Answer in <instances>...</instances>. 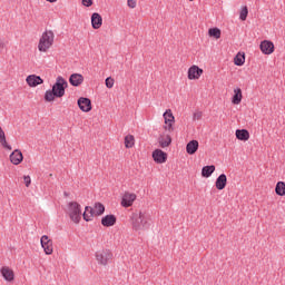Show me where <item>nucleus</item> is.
<instances>
[{"instance_id": "obj_27", "label": "nucleus", "mask_w": 285, "mask_h": 285, "mask_svg": "<svg viewBox=\"0 0 285 285\" xmlns=\"http://www.w3.org/2000/svg\"><path fill=\"white\" fill-rule=\"evenodd\" d=\"M275 193L278 195V197H284L285 195V183L278 181L275 187Z\"/></svg>"}, {"instance_id": "obj_36", "label": "nucleus", "mask_w": 285, "mask_h": 285, "mask_svg": "<svg viewBox=\"0 0 285 285\" xmlns=\"http://www.w3.org/2000/svg\"><path fill=\"white\" fill-rule=\"evenodd\" d=\"M202 115H203L202 111L195 112L194 114V121H196V120L199 121V119H202Z\"/></svg>"}, {"instance_id": "obj_39", "label": "nucleus", "mask_w": 285, "mask_h": 285, "mask_svg": "<svg viewBox=\"0 0 285 285\" xmlns=\"http://www.w3.org/2000/svg\"><path fill=\"white\" fill-rule=\"evenodd\" d=\"M63 195H65V197H68L69 194H68V191H65Z\"/></svg>"}, {"instance_id": "obj_25", "label": "nucleus", "mask_w": 285, "mask_h": 285, "mask_svg": "<svg viewBox=\"0 0 285 285\" xmlns=\"http://www.w3.org/2000/svg\"><path fill=\"white\" fill-rule=\"evenodd\" d=\"M158 144H159L160 148H168V146H170V144H173V138L170 137V135H167L166 138L160 136L158 138Z\"/></svg>"}, {"instance_id": "obj_4", "label": "nucleus", "mask_w": 285, "mask_h": 285, "mask_svg": "<svg viewBox=\"0 0 285 285\" xmlns=\"http://www.w3.org/2000/svg\"><path fill=\"white\" fill-rule=\"evenodd\" d=\"M68 215L75 224L81 222V205L77 202H70L68 204Z\"/></svg>"}, {"instance_id": "obj_33", "label": "nucleus", "mask_w": 285, "mask_h": 285, "mask_svg": "<svg viewBox=\"0 0 285 285\" xmlns=\"http://www.w3.org/2000/svg\"><path fill=\"white\" fill-rule=\"evenodd\" d=\"M128 8H137V1L135 0H127Z\"/></svg>"}, {"instance_id": "obj_11", "label": "nucleus", "mask_w": 285, "mask_h": 285, "mask_svg": "<svg viewBox=\"0 0 285 285\" xmlns=\"http://www.w3.org/2000/svg\"><path fill=\"white\" fill-rule=\"evenodd\" d=\"M135 199H137V195L125 193L121 198V206L124 208H130V206H132V204L135 203Z\"/></svg>"}, {"instance_id": "obj_24", "label": "nucleus", "mask_w": 285, "mask_h": 285, "mask_svg": "<svg viewBox=\"0 0 285 285\" xmlns=\"http://www.w3.org/2000/svg\"><path fill=\"white\" fill-rule=\"evenodd\" d=\"M215 173V165H207L202 168V177L208 179Z\"/></svg>"}, {"instance_id": "obj_28", "label": "nucleus", "mask_w": 285, "mask_h": 285, "mask_svg": "<svg viewBox=\"0 0 285 285\" xmlns=\"http://www.w3.org/2000/svg\"><path fill=\"white\" fill-rule=\"evenodd\" d=\"M94 210L97 215V217L104 215V213H106V206H104V204L101 203H96L94 206Z\"/></svg>"}, {"instance_id": "obj_21", "label": "nucleus", "mask_w": 285, "mask_h": 285, "mask_svg": "<svg viewBox=\"0 0 285 285\" xmlns=\"http://www.w3.org/2000/svg\"><path fill=\"white\" fill-rule=\"evenodd\" d=\"M82 217H83L85 222H92V217H97V213L95 212V208H92L90 206H86Z\"/></svg>"}, {"instance_id": "obj_18", "label": "nucleus", "mask_w": 285, "mask_h": 285, "mask_svg": "<svg viewBox=\"0 0 285 285\" xmlns=\"http://www.w3.org/2000/svg\"><path fill=\"white\" fill-rule=\"evenodd\" d=\"M69 83L75 88H78V86H81V83H83V76L81 73H72L69 77Z\"/></svg>"}, {"instance_id": "obj_26", "label": "nucleus", "mask_w": 285, "mask_h": 285, "mask_svg": "<svg viewBox=\"0 0 285 285\" xmlns=\"http://www.w3.org/2000/svg\"><path fill=\"white\" fill-rule=\"evenodd\" d=\"M235 66H244L246 63V53L238 52L234 58Z\"/></svg>"}, {"instance_id": "obj_12", "label": "nucleus", "mask_w": 285, "mask_h": 285, "mask_svg": "<svg viewBox=\"0 0 285 285\" xmlns=\"http://www.w3.org/2000/svg\"><path fill=\"white\" fill-rule=\"evenodd\" d=\"M202 75H204V69L199 68L198 66L194 65L188 69V79L190 80L199 79Z\"/></svg>"}, {"instance_id": "obj_14", "label": "nucleus", "mask_w": 285, "mask_h": 285, "mask_svg": "<svg viewBox=\"0 0 285 285\" xmlns=\"http://www.w3.org/2000/svg\"><path fill=\"white\" fill-rule=\"evenodd\" d=\"M26 81L28 86H30V88H37V86H41V83H43L41 76H37V75L28 76Z\"/></svg>"}, {"instance_id": "obj_6", "label": "nucleus", "mask_w": 285, "mask_h": 285, "mask_svg": "<svg viewBox=\"0 0 285 285\" xmlns=\"http://www.w3.org/2000/svg\"><path fill=\"white\" fill-rule=\"evenodd\" d=\"M163 117L165 119V124L167 125L165 126V129L169 132H173V130H175V128L173 127V125L175 124V116L173 115V110L167 109L164 112Z\"/></svg>"}, {"instance_id": "obj_7", "label": "nucleus", "mask_w": 285, "mask_h": 285, "mask_svg": "<svg viewBox=\"0 0 285 285\" xmlns=\"http://www.w3.org/2000/svg\"><path fill=\"white\" fill-rule=\"evenodd\" d=\"M151 156L156 164H166L168 161V154L161 149H155Z\"/></svg>"}, {"instance_id": "obj_1", "label": "nucleus", "mask_w": 285, "mask_h": 285, "mask_svg": "<svg viewBox=\"0 0 285 285\" xmlns=\"http://www.w3.org/2000/svg\"><path fill=\"white\" fill-rule=\"evenodd\" d=\"M66 88H68V81L63 77L58 76L52 89L45 92V99L47 101H55V97L61 99L66 95Z\"/></svg>"}, {"instance_id": "obj_31", "label": "nucleus", "mask_w": 285, "mask_h": 285, "mask_svg": "<svg viewBox=\"0 0 285 285\" xmlns=\"http://www.w3.org/2000/svg\"><path fill=\"white\" fill-rule=\"evenodd\" d=\"M239 19H240V21H246V19H248V7L247 6L242 8L240 13H239Z\"/></svg>"}, {"instance_id": "obj_8", "label": "nucleus", "mask_w": 285, "mask_h": 285, "mask_svg": "<svg viewBox=\"0 0 285 285\" xmlns=\"http://www.w3.org/2000/svg\"><path fill=\"white\" fill-rule=\"evenodd\" d=\"M40 244L46 253V255H52L53 253V247H52V239H50L48 237V235H43L41 238H40Z\"/></svg>"}, {"instance_id": "obj_22", "label": "nucleus", "mask_w": 285, "mask_h": 285, "mask_svg": "<svg viewBox=\"0 0 285 285\" xmlns=\"http://www.w3.org/2000/svg\"><path fill=\"white\" fill-rule=\"evenodd\" d=\"M236 139L239 141H248V139H250V132H248L247 129H237Z\"/></svg>"}, {"instance_id": "obj_35", "label": "nucleus", "mask_w": 285, "mask_h": 285, "mask_svg": "<svg viewBox=\"0 0 285 285\" xmlns=\"http://www.w3.org/2000/svg\"><path fill=\"white\" fill-rule=\"evenodd\" d=\"M82 6L90 8V6H92V0H82Z\"/></svg>"}, {"instance_id": "obj_13", "label": "nucleus", "mask_w": 285, "mask_h": 285, "mask_svg": "<svg viewBox=\"0 0 285 285\" xmlns=\"http://www.w3.org/2000/svg\"><path fill=\"white\" fill-rule=\"evenodd\" d=\"M91 26L94 28V30H99V28H101V26H104V18L101 17V14L94 12L91 14Z\"/></svg>"}, {"instance_id": "obj_23", "label": "nucleus", "mask_w": 285, "mask_h": 285, "mask_svg": "<svg viewBox=\"0 0 285 285\" xmlns=\"http://www.w3.org/2000/svg\"><path fill=\"white\" fill-rule=\"evenodd\" d=\"M243 98H244V96L242 95V88L234 89V96L232 97V104H234V106H239V104H242Z\"/></svg>"}, {"instance_id": "obj_15", "label": "nucleus", "mask_w": 285, "mask_h": 285, "mask_svg": "<svg viewBox=\"0 0 285 285\" xmlns=\"http://www.w3.org/2000/svg\"><path fill=\"white\" fill-rule=\"evenodd\" d=\"M10 161L14 166H19L23 161V153L19 149L13 150L10 155Z\"/></svg>"}, {"instance_id": "obj_30", "label": "nucleus", "mask_w": 285, "mask_h": 285, "mask_svg": "<svg viewBox=\"0 0 285 285\" xmlns=\"http://www.w3.org/2000/svg\"><path fill=\"white\" fill-rule=\"evenodd\" d=\"M208 35L209 37H214V39H219L222 37V30L219 28H210Z\"/></svg>"}, {"instance_id": "obj_10", "label": "nucleus", "mask_w": 285, "mask_h": 285, "mask_svg": "<svg viewBox=\"0 0 285 285\" xmlns=\"http://www.w3.org/2000/svg\"><path fill=\"white\" fill-rule=\"evenodd\" d=\"M259 48L263 55H273L275 52V45L271 40L262 41Z\"/></svg>"}, {"instance_id": "obj_34", "label": "nucleus", "mask_w": 285, "mask_h": 285, "mask_svg": "<svg viewBox=\"0 0 285 285\" xmlns=\"http://www.w3.org/2000/svg\"><path fill=\"white\" fill-rule=\"evenodd\" d=\"M24 185L27 186V188L30 186V184H32V180L30 179V176H24Z\"/></svg>"}, {"instance_id": "obj_40", "label": "nucleus", "mask_w": 285, "mask_h": 285, "mask_svg": "<svg viewBox=\"0 0 285 285\" xmlns=\"http://www.w3.org/2000/svg\"><path fill=\"white\" fill-rule=\"evenodd\" d=\"M189 1H195V0H189Z\"/></svg>"}, {"instance_id": "obj_38", "label": "nucleus", "mask_w": 285, "mask_h": 285, "mask_svg": "<svg viewBox=\"0 0 285 285\" xmlns=\"http://www.w3.org/2000/svg\"><path fill=\"white\" fill-rule=\"evenodd\" d=\"M49 3H57V0H47Z\"/></svg>"}, {"instance_id": "obj_16", "label": "nucleus", "mask_w": 285, "mask_h": 285, "mask_svg": "<svg viewBox=\"0 0 285 285\" xmlns=\"http://www.w3.org/2000/svg\"><path fill=\"white\" fill-rule=\"evenodd\" d=\"M101 224L106 227V228H110V226H115V224H117V216L110 214V215H106L101 218Z\"/></svg>"}, {"instance_id": "obj_2", "label": "nucleus", "mask_w": 285, "mask_h": 285, "mask_svg": "<svg viewBox=\"0 0 285 285\" xmlns=\"http://www.w3.org/2000/svg\"><path fill=\"white\" fill-rule=\"evenodd\" d=\"M131 225L134 230H148L150 228V223H148V218L146 215L139 213H134L130 217Z\"/></svg>"}, {"instance_id": "obj_20", "label": "nucleus", "mask_w": 285, "mask_h": 285, "mask_svg": "<svg viewBox=\"0 0 285 285\" xmlns=\"http://www.w3.org/2000/svg\"><path fill=\"white\" fill-rule=\"evenodd\" d=\"M199 150V141L197 140H190L186 146V153L187 155H195Z\"/></svg>"}, {"instance_id": "obj_3", "label": "nucleus", "mask_w": 285, "mask_h": 285, "mask_svg": "<svg viewBox=\"0 0 285 285\" xmlns=\"http://www.w3.org/2000/svg\"><path fill=\"white\" fill-rule=\"evenodd\" d=\"M55 43V32L52 30H46L38 43V50L40 52H48L49 48Z\"/></svg>"}, {"instance_id": "obj_5", "label": "nucleus", "mask_w": 285, "mask_h": 285, "mask_svg": "<svg viewBox=\"0 0 285 285\" xmlns=\"http://www.w3.org/2000/svg\"><path fill=\"white\" fill-rule=\"evenodd\" d=\"M96 259L100 266H108L110 259H112V252L110 249H101L96 252Z\"/></svg>"}, {"instance_id": "obj_37", "label": "nucleus", "mask_w": 285, "mask_h": 285, "mask_svg": "<svg viewBox=\"0 0 285 285\" xmlns=\"http://www.w3.org/2000/svg\"><path fill=\"white\" fill-rule=\"evenodd\" d=\"M4 46L6 45L0 40V52H1V50H3Z\"/></svg>"}, {"instance_id": "obj_17", "label": "nucleus", "mask_w": 285, "mask_h": 285, "mask_svg": "<svg viewBox=\"0 0 285 285\" xmlns=\"http://www.w3.org/2000/svg\"><path fill=\"white\" fill-rule=\"evenodd\" d=\"M0 273L6 282H14V272L10 267H2Z\"/></svg>"}, {"instance_id": "obj_29", "label": "nucleus", "mask_w": 285, "mask_h": 285, "mask_svg": "<svg viewBox=\"0 0 285 285\" xmlns=\"http://www.w3.org/2000/svg\"><path fill=\"white\" fill-rule=\"evenodd\" d=\"M135 146V136L127 135L125 137V148H132Z\"/></svg>"}, {"instance_id": "obj_9", "label": "nucleus", "mask_w": 285, "mask_h": 285, "mask_svg": "<svg viewBox=\"0 0 285 285\" xmlns=\"http://www.w3.org/2000/svg\"><path fill=\"white\" fill-rule=\"evenodd\" d=\"M78 108H80L82 112H90V110H92V101L90 98L80 97L78 99Z\"/></svg>"}, {"instance_id": "obj_32", "label": "nucleus", "mask_w": 285, "mask_h": 285, "mask_svg": "<svg viewBox=\"0 0 285 285\" xmlns=\"http://www.w3.org/2000/svg\"><path fill=\"white\" fill-rule=\"evenodd\" d=\"M105 83L107 88H112V86H115V79H112V77H108L106 78Z\"/></svg>"}, {"instance_id": "obj_19", "label": "nucleus", "mask_w": 285, "mask_h": 285, "mask_svg": "<svg viewBox=\"0 0 285 285\" xmlns=\"http://www.w3.org/2000/svg\"><path fill=\"white\" fill-rule=\"evenodd\" d=\"M226 184H228V177H226V174H220L216 178L215 183L217 190H224V188H226Z\"/></svg>"}]
</instances>
